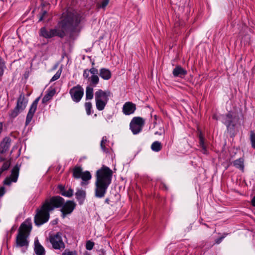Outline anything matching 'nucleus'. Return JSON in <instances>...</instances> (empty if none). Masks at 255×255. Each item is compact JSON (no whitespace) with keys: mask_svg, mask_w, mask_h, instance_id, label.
Segmentation results:
<instances>
[{"mask_svg":"<svg viewBox=\"0 0 255 255\" xmlns=\"http://www.w3.org/2000/svg\"><path fill=\"white\" fill-rule=\"evenodd\" d=\"M76 204L73 201H67L59 196H52L46 199L41 207L36 210L34 217V223L39 227L47 222L50 218V212L56 208H61L62 217L65 218L67 215L70 214L74 210Z\"/></svg>","mask_w":255,"mask_h":255,"instance_id":"1","label":"nucleus"},{"mask_svg":"<svg viewBox=\"0 0 255 255\" xmlns=\"http://www.w3.org/2000/svg\"><path fill=\"white\" fill-rule=\"evenodd\" d=\"M81 20L82 16L80 14L67 11L62 14V19L55 28L48 29L45 27H41L39 30V35L46 39L55 36L63 38L66 32L72 34L75 32Z\"/></svg>","mask_w":255,"mask_h":255,"instance_id":"2","label":"nucleus"},{"mask_svg":"<svg viewBox=\"0 0 255 255\" xmlns=\"http://www.w3.org/2000/svg\"><path fill=\"white\" fill-rule=\"evenodd\" d=\"M112 170L108 167L103 166L96 172L95 196L98 198H103L112 182Z\"/></svg>","mask_w":255,"mask_h":255,"instance_id":"3","label":"nucleus"},{"mask_svg":"<svg viewBox=\"0 0 255 255\" xmlns=\"http://www.w3.org/2000/svg\"><path fill=\"white\" fill-rule=\"evenodd\" d=\"M32 229V224L29 219H26L23 222L18 231L16 237V246L19 248L25 247L27 248L29 245L28 237Z\"/></svg>","mask_w":255,"mask_h":255,"instance_id":"4","label":"nucleus"},{"mask_svg":"<svg viewBox=\"0 0 255 255\" xmlns=\"http://www.w3.org/2000/svg\"><path fill=\"white\" fill-rule=\"evenodd\" d=\"M111 93L109 91L99 89L95 93L96 107L98 110H103L107 104Z\"/></svg>","mask_w":255,"mask_h":255,"instance_id":"5","label":"nucleus"},{"mask_svg":"<svg viewBox=\"0 0 255 255\" xmlns=\"http://www.w3.org/2000/svg\"><path fill=\"white\" fill-rule=\"evenodd\" d=\"M144 120L139 117H135L132 118L129 124V129L133 134L140 133L144 126Z\"/></svg>","mask_w":255,"mask_h":255,"instance_id":"6","label":"nucleus"},{"mask_svg":"<svg viewBox=\"0 0 255 255\" xmlns=\"http://www.w3.org/2000/svg\"><path fill=\"white\" fill-rule=\"evenodd\" d=\"M62 234L60 232L57 233L49 236V242L51 244L53 249L55 250L64 249L65 247V244L62 239Z\"/></svg>","mask_w":255,"mask_h":255,"instance_id":"7","label":"nucleus"},{"mask_svg":"<svg viewBox=\"0 0 255 255\" xmlns=\"http://www.w3.org/2000/svg\"><path fill=\"white\" fill-rule=\"evenodd\" d=\"M69 94L72 100L75 103H78L84 95V89L80 85H77L70 90Z\"/></svg>","mask_w":255,"mask_h":255,"instance_id":"8","label":"nucleus"},{"mask_svg":"<svg viewBox=\"0 0 255 255\" xmlns=\"http://www.w3.org/2000/svg\"><path fill=\"white\" fill-rule=\"evenodd\" d=\"M236 116L232 112L222 116V122L226 126L228 130L234 128L236 125Z\"/></svg>","mask_w":255,"mask_h":255,"instance_id":"9","label":"nucleus"},{"mask_svg":"<svg viewBox=\"0 0 255 255\" xmlns=\"http://www.w3.org/2000/svg\"><path fill=\"white\" fill-rule=\"evenodd\" d=\"M19 167L16 165L12 169L10 176L6 177L3 181V184L6 185H10L12 182H16L19 176Z\"/></svg>","mask_w":255,"mask_h":255,"instance_id":"10","label":"nucleus"},{"mask_svg":"<svg viewBox=\"0 0 255 255\" xmlns=\"http://www.w3.org/2000/svg\"><path fill=\"white\" fill-rule=\"evenodd\" d=\"M40 99V97L37 98L32 103L31 105L30 108L29 109L28 112L27 114L26 121H25V126H28L30 123L31 122L32 119L33 117L34 114L37 109V105L38 102Z\"/></svg>","mask_w":255,"mask_h":255,"instance_id":"11","label":"nucleus"},{"mask_svg":"<svg viewBox=\"0 0 255 255\" xmlns=\"http://www.w3.org/2000/svg\"><path fill=\"white\" fill-rule=\"evenodd\" d=\"M89 71L92 74L90 77L91 86H96L99 82V78L98 75H99V71L94 67H92L89 69Z\"/></svg>","mask_w":255,"mask_h":255,"instance_id":"12","label":"nucleus"},{"mask_svg":"<svg viewBox=\"0 0 255 255\" xmlns=\"http://www.w3.org/2000/svg\"><path fill=\"white\" fill-rule=\"evenodd\" d=\"M136 110V105L130 102H126L123 107V112L125 115H129L133 114Z\"/></svg>","mask_w":255,"mask_h":255,"instance_id":"13","label":"nucleus"},{"mask_svg":"<svg viewBox=\"0 0 255 255\" xmlns=\"http://www.w3.org/2000/svg\"><path fill=\"white\" fill-rule=\"evenodd\" d=\"M11 139L9 137H5L0 142V153L1 154L7 152L10 146Z\"/></svg>","mask_w":255,"mask_h":255,"instance_id":"14","label":"nucleus"},{"mask_svg":"<svg viewBox=\"0 0 255 255\" xmlns=\"http://www.w3.org/2000/svg\"><path fill=\"white\" fill-rule=\"evenodd\" d=\"M172 74L175 77L183 78L187 74V71L181 66L176 65L172 71Z\"/></svg>","mask_w":255,"mask_h":255,"instance_id":"15","label":"nucleus"},{"mask_svg":"<svg viewBox=\"0 0 255 255\" xmlns=\"http://www.w3.org/2000/svg\"><path fill=\"white\" fill-rule=\"evenodd\" d=\"M27 103L28 99L25 98L24 94L21 93L17 99L16 106L23 111L25 109Z\"/></svg>","mask_w":255,"mask_h":255,"instance_id":"16","label":"nucleus"},{"mask_svg":"<svg viewBox=\"0 0 255 255\" xmlns=\"http://www.w3.org/2000/svg\"><path fill=\"white\" fill-rule=\"evenodd\" d=\"M34 245V251L36 255H45V250L39 242L37 238L35 239Z\"/></svg>","mask_w":255,"mask_h":255,"instance_id":"17","label":"nucleus"},{"mask_svg":"<svg viewBox=\"0 0 255 255\" xmlns=\"http://www.w3.org/2000/svg\"><path fill=\"white\" fill-rule=\"evenodd\" d=\"M82 181L81 182V185L82 186H86L89 183V181L92 178V176L90 172L88 171H85L83 172L81 177Z\"/></svg>","mask_w":255,"mask_h":255,"instance_id":"18","label":"nucleus"},{"mask_svg":"<svg viewBox=\"0 0 255 255\" xmlns=\"http://www.w3.org/2000/svg\"><path fill=\"white\" fill-rule=\"evenodd\" d=\"M99 76L104 80H108L112 77V73L109 69L102 68L99 70Z\"/></svg>","mask_w":255,"mask_h":255,"instance_id":"19","label":"nucleus"},{"mask_svg":"<svg viewBox=\"0 0 255 255\" xmlns=\"http://www.w3.org/2000/svg\"><path fill=\"white\" fill-rule=\"evenodd\" d=\"M77 200L80 205H82L86 198V192L82 190L78 189L75 193Z\"/></svg>","mask_w":255,"mask_h":255,"instance_id":"20","label":"nucleus"},{"mask_svg":"<svg viewBox=\"0 0 255 255\" xmlns=\"http://www.w3.org/2000/svg\"><path fill=\"white\" fill-rule=\"evenodd\" d=\"M55 93L56 90L54 88L49 89L47 91V93L42 98V103L43 104L46 103L52 98V97L55 95Z\"/></svg>","mask_w":255,"mask_h":255,"instance_id":"21","label":"nucleus"},{"mask_svg":"<svg viewBox=\"0 0 255 255\" xmlns=\"http://www.w3.org/2000/svg\"><path fill=\"white\" fill-rule=\"evenodd\" d=\"M199 144L202 148V151L203 153L207 154L208 150L207 149V147L204 143V137L203 135V134L201 131H200L199 133Z\"/></svg>","mask_w":255,"mask_h":255,"instance_id":"22","label":"nucleus"},{"mask_svg":"<svg viewBox=\"0 0 255 255\" xmlns=\"http://www.w3.org/2000/svg\"><path fill=\"white\" fill-rule=\"evenodd\" d=\"M233 164L235 167L239 169L242 171H244V159L242 158H240L238 159L235 160L233 162Z\"/></svg>","mask_w":255,"mask_h":255,"instance_id":"23","label":"nucleus"},{"mask_svg":"<svg viewBox=\"0 0 255 255\" xmlns=\"http://www.w3.org/2000/svg\"><path fill=\"white\" fill-rule=\"evenodd\" d=\"M82 173V169L80 166H75L73 169V176L75 179L80 178Z\"/></svg>","mask_w":255,"mask_h":255,"instance_id":"24","label":"nucleus"},{"mask_svg":"<svg viewBox=\"0 0 255 255\" xmlns=\"http://www.w3.org/2000/svg\"><path fill=\"white\" fill-rule=\"evenodd\" d=\"M93 86H88L86 89V100H91L93 98Z\"/></svg>","mask_w":255,"mask_h":255,"instance_id":"25","label":"nucleus"},{"mask_svg":"<svg viewBox=\"0 0 255 255\" xmlns=\"http://www.w3.org/2000/svg\"><path fill=\"white\" fill-rule=\"evenodd\" d=\"M151 149L154 152H159L162 149V145L158 141H154L151 145Z\"/></svg>","mask_w":255,"mask_h":255,"instance_id":"26","label":"nucleus"},{"mask_svg":"<svg viewBox=\"0 0 255 255\" xmlns=\"http://www.w3.org/2000/svg\"><path fill=\"white\" fill-rule=\"evenodd\" d=\"M6 69L5 63L2 57L0 56V81L4 74V70Z\"/></svg>","mask_w":255,"mask_h":255,"instance_id":"27","label":"nucleus"},{"mask_svg":"<svg viewBox=\"0 0 255 255\" xmlns=\"http://www.w3.org/2000/svg\"><path fill=\"white\" fill-rule=\"evenodd\" d=\"M22 111L21 109H19L18 107L15 106V107L12 110H11L10 113H9V117L10 118H15Z\"/></svg>","mask_w":255,"mask_h":255,"instance_id":"28","label":"nucleus"},{"mask_svg":"<svg viewBox=\"0 0 255 255\" xmlns=\"http://www.w3.org/2000/svg\"><path fill=\"white\" fill-rule=\"evenodd\" d=\"M171 3L181 8L184 7L186 5L185 0H171Z\"/></svg>","mask_w":255,"mask_h":255,"instance_id":"29","label":"nucleus"},{"mask_svg":"<svg viewBox=\"0 0 255 255\" xmlns=\"http://www.w3.org/2000/svg\"><path fill=\"white\" fill-rule=\"evenodd\" d=\"M10 165V161L9 160L5 161L3 163L2 167L0 168V176L2 173L8 169Z\"/></svg>","mask_w":255,"mask_h":255,"instance_id":"30","label":"nucleus"},{"mask_svg":"<svg viewBox=\"0 0 255 255\" xmlns=\"http://www.w3.org/2000/svg\"><path fill=\"white\" fill-rule=\"evenodd\" d=\"M107 142V137L106 136H104L102 137V139L101 141L100 146L102 149V150L105 152H108V148H106L105 146L106 143Z\"/></svg>","mask_w":255,"mask_h":255,"instance_id":"31","label":"nucleus"},{"mask_svg":"<svg viewBox=\"0 0 255 255\" xmlns=\"http://www.w3.org/2000/svg\"><path fill=\"white\" fill-rule=\"evenodd\" d=\"M250 141L252 144V147L255 149V132L252 130L250 132Z\"/></svg>","mask_w":255,"mask_h":255,"instance_id":"32","label":"nucleus"},{"mask_svg":"<svg viewBox=\"0 0 255 255\" xmlns=\"http://www.w3.org/2000/svg\"><path fill=\"white\" fill-rule=\"evenodd\" d=\"M85 108L86 113L88 115H90L92 114L91 109L92 108V103L91 102H86L85 103Z\"/></svg>","mask_w":255,"mask_h":255,"instance_id":"33","label":"nucleus"},{"mask_svg":"<svg viewBox=\"0 0 255 255\" xmlns=\"http://www.w3.org/2000/svg\"><path fill=\"white\" fill-rule=\"evenodd\" d=\"M61 72H62V68H60L57 71V72L55 73V74L52 77V78L50 80V82H53V81L58 79L60 77Z\"/></svg>","mask_w":255,"mask_h":255,"instance_id":"34","label":"nucleus"},{"mask_svg":"<svg viewBox=\"0 0 255 255\" xmlns=\"http://www.w3.org/2000/svg\"><path fill=\"white\" fill-rule=\"evenodd\" d=\"M89 73L90 72L89 69H85L83 72V76L84 79H87L90 82V85H91V79L90 77H89Z\"/></svg>","mask_w":255,"mask_h":255,"instance_id":"35","label":"nucleus"},{"mask_svg":"<svg viewBox=\"0 0 255 255\" xmlns=\"http://www.w3.org/2000/svg\"><path fill=\"white\" fill-rule=\"evenodd\" d=\"M73 190L72 188H69L67 191H65V192L62 193V195L67 197H71L73 195Z\"/></svg>","mask_w":255,"mask_h":255,"instance_id":"36","label":"nucleus"},{"mask_svg":"<svg viewBox=\"0 0 255 255\" xmlns=\"http://www.w3.org/2000/svg\"><path fill=\"white\" fill-rule=\"evenodd\" d=\"M94 243L91 241H88L86 242V249L87 250L90 251L93 249L94 246Z\"/></svg>","mask_w":255,"mask_h":255,"instance_id":"37","label":"nucleus"},{"mask_svg":"<svg viewBox=\"0 0 255 255\" xmlns=\"http://www.w3.org/2000/svg\"><path fill=\"white\" fill-rule=\"evenodd\" d=\"M109 0H103L101 2L99 7L100 8H104L109 3Z\"/></svg>","mask_w":255,"mask_h":255,"instance_id":"38","label":"nucleus"},{"mask_svg":"<svg viewBox=\"0 0 255 255\" xmlns=\"http://www.w3.org/2000/svg\"><path fill=\"white\" fill-rule=\"evenodd\" d=\"M47 12L46 10L42 11V12L39 18L38 21H41L42 20H43L45 18V16L46 15H47Z\"/></svg>","mask_w":255,"mask_h":255,"instance_id":"39","label":"nucleus"},{"mask_svg":"<svg viewBox=\"0 0 255 255\" xmlns=\"http://www.w3.org/2000/svg\"><path fill=\"white\" fill-rule=\"evenodd\" d=\"M227 235V234H224L222 237H220L219 238L215 240V243L216 244H219L220 243H221L222 240L225 238V237Z\"/></svg>","mask_w":255,"mask_h":255,"instance_id":"40","label":"nucleus"},{"mask_svg":"<svg viewBox=\"0 0 255 255\" xmlns=\"http://www.w3.org/2000/svg\"><path fill=\"white\" fill-rule=\"evenodd\" d=\"M58 188L61 195L62 193L65 192L66 190L65 189V187L62 185H59L58 186Z\"/></svg>","mask_w":255,"mask_h":255,"instance_id":"41","label":"nucleus"},{"mask_svg":"<svg viewBox=\"0 0 255 255\" xmlns=\"http://www.w3.org/2000/svg\"><path fill=\"white\" fill-rule=\"evenodd\" d=\"M164 129L163 128H160L159 131H157L155 132V134L161 135L164 133Z\"/></svg>","mask_w":255,"mask_h":255,"instance_id":"42","label":"nucleus"},{"mask_svg":"<svg viewBox=\"0 0 255 255\" xmlns=\"http://www.w3.org/2000/svg\"><path fill=\"white\" fill-rule=\"evenodd\" d=\"M62 255H76L75 252L68 251H65L62 254Z\"/></svg>","mask_w":255,"mask_h":255,"instance_id":"43","label":"nucleus"},{"mask_svg":"<svg viewBox=\"0 0 255 255\" xmlns=\"http://www.w3.org/2000/svg\"><path fill=\"white\" fill-rule=\"evenodd\" d=\"M5 193V188L4 187L0 188V196H2Z\"/></svg>","mask_w":255,"mask_h":255,"instance_id":"44","label":"nucleus"},{"mask_svg":"<svg viewBox=\"0 0 255 255\" xmlns=\"http://www.w3.org/2000/svg\"><path fill=\"white\" fill-rule=\"evenodd\" d=\"M251 204L253 206L255 207V196L253 197L251 201Z\"/></svg>","mask_w":255,"mask_h":255,"instance_id":"45","label":"nucleus"},{"mask_svg":"<svg viewBox=\"0 0 255 255\" xmlns=\"http://www.w3.org/2000/svg\"><path fill=\"white\" fill-rule=\"evenodd\" d=\"M110 200L109 198H106L105 201V203L109 204L110 203Z\"/></svg>","mask_w":255,"mask_h":255,"instance_id":"46","label":"nucleus"},{"mask_svg":"<svg viewBox=\"0 0 255 255\" xmlns=\"http://www.w3.org/2000/svg\"><path fill=\"white\" fill-rule=\"evenodd\" d=\"M5 158L2 157H0V162L4 161H5Z\"/></svg>","mask_w":255,"mask_h":255,"instance_id":"47","label":"nucleus"},{"mask_svg":"<svg viewBox=\"0 0 255 255\" xmlns=\"http://www.w3.org/2000/svg\"><path fill=\"white\" fill-rule=\"evenodd\" d=\"M84 255H91L88 252H85L84 254Z\"/></svg>","mask_w":255,"mask_h":255,"instance_id":"48","label":"nucleus"},{"mask_svg":"<svg viewBox=\"0 0 255 255\" xmlns=\"http://www.w3.org/2000/svg\"><path fill=\"white\" fill-rule=\"evenodd\" d=\"M92 66H93L95 65L94 61H93L92 62Z\"/></svg>","mask_w":255,"mask_h":255,"instance_id":"49","label":"nucleus"},{"mask_svg":"<svg viewBox=\"0 0 255 255\" xmlns=\"http://www.w3.org/2000/svg\"><path fill=\"white\" fill-rule=\"evenodd\" d=\"M107 119H110V117H107Z\"/></svg>","mask_w":255,"mask_h":255,"instance_id":"50","label":"nucleus"}]
</instances>
